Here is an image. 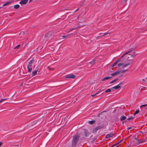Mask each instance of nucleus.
Returning a JSON list of instances; mask_svg holds the SVG:
<instances>
[{
    "label": "nucleus",
    "instance_id": "f257e3e1",
    "mask_svg": "<svg viewBox=\"0 0 147 147\" xmlns=\"http://www.w3.org/2000/svg\"><path fill=\"white\" fill-rule=\"evenodd\" d=\"M80 135L79 134H76L73 137L71 146L73 147H76L77 143L79 140Z\"/></svg>",
    "mask_w": 147,
    "mask_h": 147
},
{
    "label": "nucleus",
    "instance_id": "f03ea898",
    "mask_svg": "<svg viewBox=\"0 0 147 147\" xmlns=\"http://www.w3.org/2000/svg\"><path fill=\"white\" fill-rule=\"evenodd\" d=\"M130 142L131 144L134 146L137 145L140 143L139 139L134 137L131 138Z\"/></svg>",
    "mask_w": 147,
    "mask_h": 147
},
{
    "label": "nucleus",
    "instance_id": "7ed1b4c3",
    "mask_svg": "<svg viewBox=\"0 0 147 147\" xmlns=\"http://www.w3.org/2000/svg\"><path fill=\"white\" fill-rule=\"evenodd\" d=\"M52 32L50 31L49 32L46 34H45L44 40H45L46 41H47L49 40L51 41L53 40L52 39Z\"/></svg>",
    "mask_w": 147,
    "mask_h": 147
},
{
    "label": "nucleus",
    "instance_id": "20e7f679",
    "mask_svg": "<svg viewBox=\"0 0 147 147\" xmlns=\"http://www.w3.org/2000/svg\"><path fill=\"white\" fill-rule=\"evenodd\" d=\"M34 63L33 60H31L28 63V65L27 66L28 71L29 72H31L32 70V66Z\"/></svg>",
    "mask_w": 147,
    "mask_h": 147
},
{
    "label": "nucleus",
    "instance_id": "39448f33",
    "mask_svg": "<svg viewBox=\"0 0 147 147\" xmlns=\"http://www.w3.org/2000/svg\"><path fill=\"white\" fill-rule=\"evenodd\" d=\"M75 76L71 74H68L66 76V78H72L74 79L75 78Z\"/></svg>",
    "mask_w": 147,
    "mask_h": 147
},
{
    "label": "nucleus",
    "instance_id": "423d86ee",
    "mask_svg": "<svg viewBox=\"0 0 147 147\" xmlns=\"http://www.w3.org/2000/svg\"><path fill=\"white\" fill-rule=\"evenodd\" d=\"M114 134L113 133H111L107 134L105 138L106 139L109 138L110 137H112L113 136H114Z\"/></svg>",
    "mask_w": 147,
    "mask_h": 147
},
{
    "label": "nucleus",
    "instance_id": "0eeeda50",
    "mask_svg": "<svg viewBox=\"0 0 147 147\" xmlns=\"http://www.w3.org/2000/svg\"><path fill=\"white\" fill-rule=\"evenodd\" d=\"M28 0H22L20 2V3L23 5H25L26 3Z\"/></svg>",
    "mask_w": 147,
    "mask_h": 147
},
{
    "label": "nucleus",
    "instance_id": "6e6552de",
    "mask_svg": "<svg viewBox=\"0 0 147 147\" xmlns=\"http://www.w3.org/2000/svg\"><path fill=\"white\" fill-rule=\"evenodd\" d=\"M120 72V71H117L112 74H111V75L112 76H115L116 75L119 74Z\"/></svg>",
    "mask_w": 147,
    "mask_h": 147
},
{
    "label": "nucleus",
    "instance_id": "1a4fd4ad",
    "mask_svg": "<svg viewBox=\"0 0 147 147\" xmlns=\"http://www.w3.org/2000/svg\"><path fill=\"white\" fill-rule=\"evenodd\" d=\"M96 61V60L95 59H93V60L91 62L88 63V65L89 64H90L92 65H93L95 63V61Z\"/></svg>",
    "mask_w": 147,
    "mask_h": 147
},
{
    "label": "nucleus",
    "instance_id": "9d476101",
    "mask_svg": "<svg viewBox=\"0 0 147 147\" xmlns=\"http://www.w3.org/2000/svg\"><path fill=\"white\" fill-rule=\"evenodd\" d=\"M84 133L86 137H88L89 136V134L88 131L86 130H84Z\"/></svg>",
    "mask_w": 147,
    "mask_h": 147
},
{
    "label": "nucleus",
    "instance_id": "9b49d317",
    "mask_svg": "<svg viewBox=\"0 0 147 147\" xmlns=\"http://www.w3.org/2000/svg\"><path fill=\"white\" fill-rule=\"evenodd\" d=\"M114 90H113V88H109L107 89L105 91V92H113Z\"/></svg>",
    "mask_w": 147,
    "mask_h": 147
},
{
    "label": "nucleus",
    "instance_id": "f8f14e48",
    "mask_svg": "<svg viewBox=\"0 0 147 147\" xmlns=\"http://www.w3.org/2000/svg\"><path fill=\"white\" fill-rule=\"evenodd\" d=\"M105 126V125L104 124H102L100 125H99L98 126V127H97V128L98 129H99L101 128H103Z\"/></svg>",
    "mask_w": 147,
    "mask_h": 147
},
{
    "label": "nucleus",
    "instance_id": "ddd939ff",
    "mask_svg": "<svg viewBox=\"0 0 147 147\" xmlns=\"http://www.w3.org/2000/svg\"><path fill=\"white\" fill-rule=\"evenodd\" d=\"M38 69L35 70L34 71H33L32 74V76H34L36 75L37 74Z\"/></svg>",
    "mask_w": 147,
    "mask_h": 147
},
{
    "label": "nucleus",
    "instance_id": "4468645a",
    "mask_svg": "<svg viewBox=\"0 0 147 147\" xmlns=\"http://www.w3.org/2000/svg\"><path fill=\"white\" fill-rule=\"evenodd\" d=\"M134 48H131L129 50V51L127 52H126L124 55L123 56H124L125 55L128 54L129 53H130L132 51H134Z\"/></svg>",
    "mask_w": 147,
    "mask_h": 147
},
{
    "label": "nucleus",
    "instance_id": "2eb2a0df",
    "mask_svg": "<svg viewBox=\"0 0 147 147\" xmlns=\"http://www.w3.org/2000/svg\"><path fill=\"white\" fill-rule=\"evenodd\" d=\"M111 78H112V77H110V76L107 77H105V78H104L103 79H102V80L103 81H104L106 80L110 79Z\"/></svg>",
    "mask_w": 147,
    "mask_h": 147
},
{
    "label": "nucleus",
    "instance_id": "dca6fc26",
    "mask_svg": "<svg viewBox=\"0 0 147 147\" xmlns=\"http://www.w3.org/2000/svg\"><path fill=\"white\" fill-rule=\"evenodd\" d=\"M118 80V78H116L114 80L111 81L110 83L111 84L115 82H116L117 80Z\"/></svg>",
    "mask_w": 147,
    "mask_h": 147
},
{
    "label": "nucleus",
    "instance_id": "f3484780",
    "mask_svg": "<svg viewBox=\"0 0 147 147\" xmlns=\"http://www.w3.org/2000/svg\"><path fill=\"white\" fill-rule=\"evenodd\" d=\"M126 117L125 116H123L122 117V116H121V117L120 118V120L121 121H122L123 120H125L126 119Z\"/></svg>",
    "mask_w": 147,
    "mask_h": 147
},
{
    "label": "nucleus",
    "instance_id": "a211bd4d",
    "mask_svg": "<svg viewBox=\"0 0 147 147\" xmlns=\"http://www.w3.org/2000/svg\"><path fill=\"white\" fill-rule=\"evenodd\" d=\"M146 141H147V138H146L144 139H143L141 141H140V143H142Z\"/></svg>",
    "mask_w": 147,
    "mask_h": 147
},
{
    "label": "nucleus",
    "instance_id": "6ab92c4d",
    "mask_svg": "<svg viewBox=\"0 0 147 147\" xmlns=\"http://www.w3.org/2000/svg\"><path fill=\"white\" fill-rule=\"evenodd\" d=\"M133 118V117H132V116L128 118H127L125 121L126 122H128V121L130 120L131 119H132Z\"/></svg>",
    "mask_w": 147,
    "mask_h": 147
},
{
    "label": "nucleus",
    "instance_id": "aec40b11",
    "mask_svg": "<svg viewBox=\"0 0 147 147\" xmlns=\"http://www.w3.org/2000/svg\"><path fill=\"white\" fill-rule=\"evenodd\" d=\"M11 2H6V3L3 4V7L7 5L8 4H10L11 3Z\"/></svg>",
    "mask_w": 147,
    "mask_h": 147
},
{
    "label": "nucleus",
    "instance_id": "412c9836",
    "mask_svg": "<svg viewBox=\"0 0 147 147\" xmlns=\"http://www.w3.org/2000/svg\"><path fill=\"white\" fill-rule=\"evenodd\" d=\"M123 55L122 57L121 58H119L116 61L117 62V63H118V62H120L121 60H122L123 57L124 56Z\"/></svg>",
    "mask_w": 147,
    "mask_h": 147
},
{
    "label": "nucleus",
    "instance_id": "4be33fe9",
    "mask_svg": "<svg viewBox=\"0 0 147 147\" xmlns=\"http://www.w3.org/2000/svg\"><path fill=\"white\" fill-rule=\"evenodd\" d=\"M130 64V63H127L126 64H123V65H122L123 66H122V68H123L124 67H126L127 66H128Z\"/></svg>",
    "mask_w": 147,
    "mask_h": 147
},
{
    "label": "nucleus",
    "instance_id": "5701e85b",
    "mask_svg": "<svg viewBox=\"0 0 147 147\" xmlns=\"http://www.w3.org/2000/svg\"><path fill=\"white\" fill-rule=\"evenodd\" d=\"M19 7H20V5L18 4L14 6V8L16 9H18Z\"/></svg>",
    "mask_w": 147,
    "mask_h": 147
},
{
    "label": "nucleus",
    "instance_id": "b1692460",
    "mask_svg": "<svg viewBox=\"0 0 147 147\" xmlns=\"http://www.w3.org/2000/svg\"><path fill=\"white\" fill-rule=\"evenodd\" d=\"M95 122V121L93 120L89 122V123L90 124H93Z\"/></svg>",
    "mask_w": 147,
    "mask_h": 147
},
{
    "label": "nucleus",
    "instance_id": "393cba45",
    "mask_svg": "<svg viewBox=\"0 0 147 147\" xmlns=\"http://www.w3.org/2000/svg\"><path fill=\"white\" fill-rule=\"evenodd\" d=\"M98 130L97 127L95 128V129H94L92 131V132L93 133H94L96 132L97 130Z\"/></svg>",
    "mask_w": 147,
    "mask_h": 147
},
{
    "label": "nucleus",
    "instance_id": "a878e982",
    "mask_svg": "<svg viewBox=\"0 0 147 147\" xmlns=\"http://www.w3.org/2000/svg\"><path fill=\"white\" fill-rule=\"evenodd\" d=\"M119 87L118 86H116L113 87L112 88H113V90H114V89L115 90H116V89L119 88Z\"/></svg>",
    "mask_w": 147,
    "mask_h": 147
},
{
    "label": "nucleus",
    "instance_id": "bb28decb",
    "mask_svg": "<svg viewBox=\"0 0 147 147\" xmlns=\"http://www.w3.org/2000/svg\"><path fill=\"white\" fill-rule=\"evenodd\" d=\"M139 112V110H137L134 113V115H135L136 114H138Z\"/></svg>",
    "mask_w": 147,
    "mask_h": 147
},
{
    "label": "nucleus",
    "instance_id": "cd10ccee",
    "mask_svg": "<svg viewBox=\"0 0 147 147\" xmlns=\"http://www.w3.org/2000/svg\"><path fill=\"white\" fill-rule=\"evenodd\" d=\"M69 35H67V36H61L62 37H63V38H66L67 37H69Z\"/></svg>",
    "mask_w": 147,
    "mask_h": 147
},
{
    "label": "nucleus",
    "instance_id": "c85d7f7f",
    "mask_svg": "<svg viewBox=\"0 0 147 147\" xmlns=\"http://www.w3.org/2000/svg\"><path fill=\"white\" fill-rule=\"evenodd\" d=\"M117 63V62L116 61L113 64V65H112V66H111V67H113L114 66H115L117 63Z\"/></svg>",
    "mask_w": 147,
    "mask_h": 147
},
{
    "label": "nucleus",
    "instance_id": "c756f323",
    "mask_svg": "<svg viewBox=\"0 0 147 147\" xmlns=\"http://www.w3.org/2000/svg\"><path fill=\"white\" fill-rule=\"evenodd\" d=\"M109 33L108 32V33H104V34L103 35H102V36H98V37L102 36H104L107 35Z\"/></svg>",
    "mask_w": 147,
    "mask_h": 147
},
{
    "label": "nucleus",
    "instance_id": "7c9ffc66",
    "mask_svg": "<svg viewBox=\"0 0 147 147\" xmlns=\"http://www.w3.org/2000/svg\"><path fill=\"white\" fill-rule=\"evenodd\" d=\"M25 32H21L20 33V34L22 35V36H24L25 35Z\"/></svg>",
    "mask_w": 147,
    "mask_h": 147
},
{
    "label": "nucleus",
    "instance_id": "2f4dec72",
    "mask_svg": "<svg viewBox=\"0 0 147 147\" xmlns=\"http://www.w3.org/2000/svg\"><path fill=\"white\" fill-rule=\"evenodd\" d=\"M20 45H18L15 48V49H18L19 48V47H20Z\"/></svg>",
    "mask_w": 147,
    "mask_h": 147
},
{
    "label": "nucleus",
    "instance_id": "473e14b6",
    "mask_svg": "<svg viewBox=\"0 0 147 147\" xmlns=\"http://www.w3.org/2000/svg\"><path fill=\"white\" fill-rule=\"evenodd\" d=\"M7 99V98H5V99H1L0 100V103L2 101H4V100H6Z\"/></svg>",
    "mask_w": 147,
    "mask_h": 147
},
{
    "label": "nucleus",
    "instance_id": "72a5a7b5",
    "mask_svg": "<svg viewBox=\"0 0 147 147\" xmlns=\"http://www.w3.org/2000/svg\"><path fill=\"white\" fill-rule=\"evenodd\" d=\"M79 28L78 27H77L76 28H72V29H71L70 30H69V32H71V31H72L73 30H75L76 29H78V28Z\"/></svg>",
    "mask_w": 147,
    "mask_h": 147
},
{
    "label": "nucleus",
    "instance_id": "f704fd0d",
    "mask_svg": "<svg viewBox=\"0 0 147 147\" xmlns=\"http://www.w3.org/2000/svg\"><path fill=\"white\" fill-rule=\"evenodd\" d=\"M146 106L147 107L146 109H147V104H145L144 105H141L140 107H146Z\"/></svg>",
    "mask_w": 147,
    "mask_h": 147
},
{
    "label": "nucleus",
    "instance_id": "c9c22d12",
    "mask_svg": "<svg viewBox=\"0 0 147 147\" xmlns=\"http://www.w3.org/2000/svg\"><path fill=\"white\" fill-rule=\"evenodd\" d=\"M123 65V63H119V64L118 65V66L119 67H121L122 65Z\"/></svg>",
    "mask_w": 147,
    "mask_h": 147
},
{
    "label": "nucleus",
    "instance_id": "e433bc0d",
    "mask_svg": "<svg viewBox=\"0 0 147 147\" xmlns=\"http://www.w3.org/2000/svg\"><path fill=\"white\" fill-rule=\"evenodd\" d=\"M99 92H97L96 93V94H94L91 95V96H93V97L94 96H95Z\"/></svg>",
    "mask_w": 147,
    "mask_h": 147
},
{
    "label": "nucleus",
    "instance_id": "4c0bfd02",
    "mask_svg": "<svg viewBox=\"0 0 147 147\" xmlns=\"http://www.w3.org/2000/svg\"><path fill=\"white\" fill-rule=\"evenodd\" d=\"M135 54V53H133H133H131V55L132 57H135V55H136V54Z\"/></svg>",
    "mask_w": 147,
    "mask_h": 147
},
{
    "label": "nucleus",
    "instance_id": "58836bf2",
    "mask_svg": "<svg viewBox=\"0 0 147 147\" xmlns=\"http://www.w3.org/2000/svg\"><path fill=\"white\" fill-rule=\"evenodd\" d=\"M127 71V69H126L125 70H121V72L123 73V72H125V71Z\"/></svg>",
    "mask_w": 147,
    "mask_h": 147
},
{
    "label": "nucleus",
    "instance_id": "ea45409f",
    "mask_svg": "<svg viewBox=\"0 0 147 147\" xmlns=\"http://www.w3.org/2000/svg\"><path fill=\"white\" fill-rule=\"evenodd\" d=\"M123 84V83L122 82H120V83H119V85L121 86V85H122Z\"/></svg>",
    "mask_w": 147,
    "mask_h": 147
},
{
    "label": "nucleus",
    "instance_id": "a19ab883",
    "mask_svg": "<svg viewBox=\"0 0 147 147\" xmlns=\"http://www.w3.org/2000/svg\"><path fill=\"white\" fill-rule=\"evenodd\" d=\"M118 144V143H116V144H114V145H113L112 146H111V147H112L114 146H115L116 144Z\"/></svg>",
    "mask_w": 147,
    "mask_h": 147
},
{
    "label": "nucleus",
    "instance_id": "79ce46f5",
    "mask_svg": "<svg viewBox=\"0 0 147 147\" xmlns=\"http://www.w3.org/2000/svg\"><path fill=\"white\" fill-rule=\"evenodd\" d=\"M132 128V127H128V128H127V129L128 130H129V129H131Z\"/></svg>",
    "mask_w": 147,
    "mask_h": 147
},
{
    "label": "nucleus",
    "instance_id": "37998d69",
    "mask_svg": "<svg viewBox=\"0 0 147 147\" xmlns=\"http://www.w3.org/2000/svg\"><path fill=\"white\" fill-rule=\"evenodd\" d=\"M117 86L119 87V88H120L121 87V86H120L119 85V84H118V85H117Z\"/></svg>",
    "mask_w": 147,
    "mask_h": 147
},
{
    "label": "nucleus",
    "instance_id": "c03bdc74",
    "mask_svg": "<svg viewBox=\"0 0 147 147\" xmlns=\"http://www.w3.org/2000/svg\"><path fill=\"white\" fill-rule=\"evenodd\" d=\"M2 143L0 142V146L2 144Z\"/></svg>",
    "mask_w": 147,
    "mask_h": 147
},
{
    "label": "nucleus",
    "instance_id": "a18cd8bd",
    "mask_svg": "<svg viewBox=\"0 0 147 147\" xmlns=\"http://www.w3.org/2000/svg\"><path fill=\"white\" fill-rule=\"evenodd\" d=\"M123 140V139H122V140H121L119 142V143H120V142H122Z\"/></svg>",
    "mask_w": 147,
    "mask_h": 147
},
{
    "label": "nucleus",
    "instance_id": "49530a36",
    "mask_svg": "<svg viewBox=\"0 0 147 147\" xmlns=\"http://www.w3.org/2000/svg\"><path fill=\"white\" fill-rule=\"evenodd\" d=\"M83 5V3H82L80 5V6H82Z\"/></svg>",
    "mask_w": 147,
    "mask_h": 147
},
{
    "label": "nucleus",
    "instance_id": "de8ad7c7",
    "mask_svg": "<svg viewBox=\"0 0 147 147\" xmlns=\"http://www.w3.org/2000/svg\"><path fill=\"white\" fill-rule=\"evenodd\" d=\"M129 61H130L131 62H133V60H130Z\"/></svg>",
    "mask_w": 147,
    "mask_h": 147
},
{
    "label": "nucleus",
    "instance_id": "09e8293b",
    "mask_svg": "<svg viewBox=\"0 0 147 147\" xmlns=\"http://www.w3.org/2000/svg\"><path fill=\"white\" fill-rule=\"evenodd\" d=\"M79 9V8H78V9H77L75 11H78Z\"/></svg>",
    "mask_w": 147,
    "mask_h": 147
},
{
    "label": "nucleus",
    "instance_id": "8fccbe9b",
    "mask_svg": "<svg viewBox=\"0 0 147 147\" xmlns=\"http://www.w3.org/2000/svg\"><path fill=\"white\" fill-rule=\"evenodd\" d=\"M142 80L143 81H145V79H143Z\"/></svg>",
    "mask_w": 147,
    "mask_h": 147
},
{
    "label": "nucleus",
    "instance_id": "3c124183",
    "mask_svg": "<svg viewBox=\"0 0 147 147\" xmlns=\"http://www.w3.org/2000/svg\"><path fill=\"white\" fill-rule=\"evenodd\" d=\"M127 0H124V1L125 2H126Z\"/></svg>",
    "mask_w": 147,
    "mask_h": 147
},
{
    "label": "nucleus",
    "instance_id": "603ef678",
    "mask_svg": "<svg viewBox=\"0 0 147 147\" xmlns=\"http://www.w3.org/2000/svg\"><path fill=\"white\" fill-rule=\"evenodd\" d=\"M33 0H30V1H32Z\"/></svg>",
    "mask_w": 147,
    "mask_h": 147
},
{
    "label": "nucleus",
    "instance_id": "864d4df0",
    "mask_svg": "<svg viewBox=\"0 0 147 147\" xmlns=\"http://www.w3.org/2000/svg\"><path fill=\"white\" fill-rule=\"evenodd\" d=\"M124 122V121H123V123Z\"/></svg>",
    "mask_w": 147,
    "mask_h": 147
},
{
    "label": "nucleus",
    "instance_id": "5fc2aeb1",
    "mask_svg": "<svg viewBox=\"0 0 147 147\" xmlns=\"http://www.w3.org/2000/svg\"><path fill=\"white\" fill-rule=\"evenodd\" d=\"M146 80H147V78H146Z\"/></svg>",
    "mask_w": 147,
    "mask_h": 147
},
{
    "label": "nucleus",
    "instance_id": "6e6d98bb",
    "mask_svg": "<svg viewBox=\"0 0 147 147\" xmlns=\"http://www.w3.org/2000/svg\"><path fill=\"white\" fill-rule=\"evenodd\" d=\"M16 146H18V145H17Z\"/></svg>",
    "mask_w": 147,
    "mask_h": 147
}]
</instances>
